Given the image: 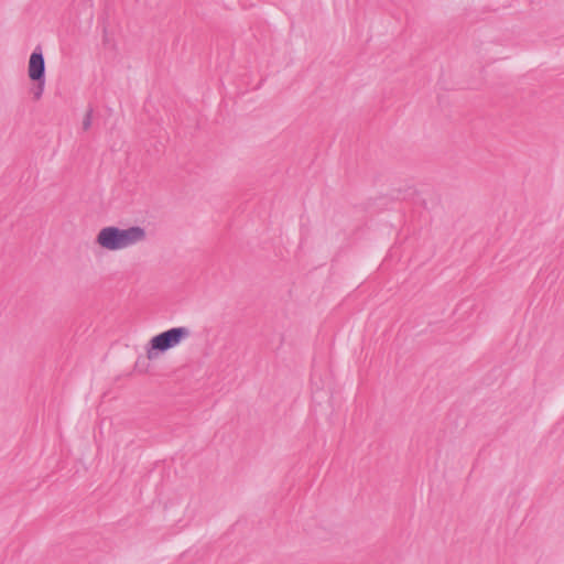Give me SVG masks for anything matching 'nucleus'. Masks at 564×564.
Returning a JSON list of instances; mask_svg holds the SVG:
<instances>
[{"label":"nucleus","instance_id":"nucleus-1","mask_svg":"<svg viewBox=\"0 0 564 564\" xmlns=\"http://www.w3.org/2000/svg\"><path fill=\"white\" fill-rule=\"evenodd\" d=\"M147 232L144 228L132 226L127 229L109 226L100 229L96 237V243L110 251L122 250L144 241Z\"/></svg>","mask_w":564,"mask_h":564},{"label":"nucleus","instance_id":"nucleus-2","mask_svg":"<svg viewBox=\"0 0 564 564\" xmlns=\"http://www.w3.org/2000/svg\"><path fill=\"white\" fill-rule=\"evenodd\" d=\"M188 335L189 330L186 327H174L160 333L150 340L151 349L148 352V357L152 358V350L165 351L175 347L181 343L183 338H186Z\"/></svg>","mask_w":564,"mask_h":564},{"label":"nucleus","instance_id":"nucleus-3","mask_svg":"<svg viewBox=\"0 0 564 564\" xmlns=\"http://www.w3.org/2000/svg\"><path fill=\"white\" fill-rule=\"evenodd\" d=\"M29 77L34 82H43L45 77V62L40 47H36L29 59Z\"/></svg>","mask_w":564,"mask_h":564},{"label":"nucleus","instance_id":"nucleus-4","mask_svg":"<svg viewBox=\"0 0 564 564\" xmlns=\"http://www.w3.org/2000/svg\"><path fill=\"white\" fill-rule=\"evenodd\" d=\"M91 120H93V109L89 108L86 111L85 117L83 119V130L87 131L91 127Z\"/></svg>","mask_w":564,"mask_h":564},{"label":"nucleus","instance_id":"nucleus-5","mask_svg":"<svg viewBox=\"0 0 564 564\" xmlns=\"http://www.w3.org/2000/svg\"><path fill=\"white\" fill-rule=\"evenodd\" d=\"M44 90V80L37 82L36 87L32 90L34 99H40Z\"/></svg>","mask_w":564,"mask_h":564}]
</instances>
